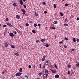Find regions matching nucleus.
<instances>
[{
  "instance_id": "obj_1",
  "label": "nucleus",
  "mask_w": 79,
  "mask_h": 79,
  "mask_svg": "<svg viewBox=\"0 0 79 79\" xmlns=\"http://www.w3.org/2000/svg\"><path fill=\"white\" fill-rule=\"evenodd\" d=\"M21 11L23 12V15H25V13H26V10L23 9H21Z\"/></svg>"
},
{
  "instance_id": "obj_2",
  "label": "nucleus",
  "mask_w": 79,
  "mask_h": 79,
  "mask_svg": "<svg viewBox=\"0 0 79 79\" xmlns=\"http://www.w3.org/2000/svg\"><path fill=\"white\" fill-rule=\"evenodd\" d=\"M21 74H22V73L20 72L17 73L15 74V76H21Z\"/></svg>"
},
{
  "instance_id": "obj_3",
  "label": "nucleus",
  "mask_w": 79,
  "mask_h": 79,
  "mask_svg": "<svg viewBox=\"0 0 79 79\" xmlns=\"http://www.w3.org/2000/svg\"><path fill=\"white\" fill-rule=\"evenodd\" d=\"M46 73V70L45 69H43V75H45Z\"/></svg>"
},
{
  "instance_id": "obj_4",
  "label": "nucleus",
  "mask_w": 79,
  "mask_h": 79,
  "mask_svg": "<svg viewBox=\"0 0 79 79\" xmlns=\"http://www.w3.org/2000/svg\"><path fill=\"white\" fill-rule=\"evenodd\" d=\"M50 70L51 71H52V73H56V71L55 70H53L52 69H50Z\"/></svg>"
},
{
  "instance_id": "obj_5",
  "label": "nucleus",
  "mask_w": 79,
  "mask_h": 79,
  "mask_svg": "<svg viewBox=\"0 0 79 79\" xmlns=\"http://www.w3.org/2000/svg\"><path fill=\"white\" fill-rule=\"evenodd\" d=\"M9 35L10 37H14V34L11 32H10L9 33Z\"/></svg>"
},
{
  "instance_id": "obj_6",
  "label": "nucleus",
  "mask_w": 79,
  "mask_h": 79,
  "mask_svg": "<svg viewBox=\"0 0 79 79\" xmlns=\"http://www.w3.org/2000/svg\"><path fill=\"white\" fill-rule=\"evenodd\" d=\"M45 58H46V56H45V55H44L42 59V60L43 61H44L45 60Z\"/></svg>"
},
{
  "instance_id": "obj_7",
  "label": "nucleus",
  "mask_w": 79,
  "mask_h": 79,
  "mask_svg": "<svg viewBox=\"0 0 79 79\" xmlns=\"http://www.w3.org/2000/svg\"><path fill=\"white\" fill-rule=\"evenodd\" d=\"M6 24L9 27H11V26H12V25H11V23H7Z\"/></svg>"
},
{
  "instance_id": "obj_8",
  "label": "nucleus",
  "mask_w": 79,
  "mask_h": 79,
  "mask_svg": "<svg viewBox=\"0 0 79 79\" xmlns=\"http://www.w3.org/2000/svg\"><path fill=\"white\" fill-rule=\"evenodd\" d=\"M16 17L17 19H19V18H20V16L18 15H16Z\"/></svg>"
},
{
  "instance_id": "obj_9",
  "label": "nucleus",
  "mask_w": 79,
  "mask_h": 79,
  "mask_svg": "<svg viewBox=\"0 0 79 79\" xmlns=\"http://www.w3.org/2000/svg\"><path fill=\"white\" fill-rule=\"evenodd\" d=\"M20 4L21 5H23V1L22 0H20Z\"/></svg>"
},
{
  "instance_id": "obj_10",
  "label": "nucleus",
  "mask_w": 79,
  "mask_h": 79,
  "mask_svg": "<svg viewBox=\"0 0 79 79\" xmlns=\"http://www.w3.org/2000/svg\"><path fill=\"white\" fill-rule=\"evenodd\" d=\"M55 78H59V75L56 74L55 76Z\"/></svg>"
},
{
  "instance_id": "obj_11",
  "label": "nucleus",
  "mask_w": 79,
  "mask_h": 79,
  "mask_svg": "<svg viewBox=\"0 0 79 79\" xmlns=\"http://www.w3.org/2000/svg\"><path fill=\"white\" fill-rule=\"evenodd\" d=\"M4 45H5V46L6 47H7L8 46V43H5Z\"/></svg>"
},
{
  "instance_id": "obj_12",
  "label": "nucleus",
  "mask_w": 79,
  "mask_h": 79,
  "mask_svg": "<svg viewBox=\"0 0 79 79\" xmlns=\"http://www.w3.org/2000/svg\"><path fill=\"white\" fill-rule=\"evenodd\" d=\"M14 55H16V56H19V55L17 53H15L14 54Z\"/></svg>"
},
{
  "instance_id": "obj_13",
  "label": "nucleus",
  "mask_w": 79,
  "mask_h": 79,
  "mask_svg": "<svg viewBox=\"0 0 79 79\" xmlns=\"http://www.w3.org/2000/svg\"><path fill=\"white\" fill-rule=\"evenodd\" d=\"M54 24H58V21H54L53 22Z\"/></svg>"
},
{
  "instance_id": "obj_14",
  "label": "nucleus",
  "mask_w": 79,
  "mask_h": 79,
  "mask_svg": "<svg viewBox=\"0 0 79 79\" xmlns=\"http://www.w3.org/2000/svg\"><path fill=\"white\" fill-rule=\"evenodd\" d=\"M35 15L36 16H38L39 15V14H38L37 12H35Z\"/></svg>"
},
{
  "instance_id": "obj_15",
  "label": "nucleus",
  "mask_w": 79,
  "mask_h": 79,
  "mask_svg": "<svg viewBox=\"0 0 79 79\" xmlns=\"http://www.w3.org/2000/svg\"><path fill=\"white\" fill-rule=\"evenodd\" d=\"M22 70H23V69H22V68H20L19 69V72H20V73H21V72H22Z\"/></svg>"
},
{
  "instance_id": "obj_16",
  "label": "nucleus",
  "mask_w": 79,
  "mask_h": 79,
  "mask_svg": "<svg viewBox=\"0 0 79 79\" xmlns=\"http://www.w3.org/2000/svg\"><path fill=\"white\" fill-rule=\"evenodd\" d=\"M75 39L76 38H74L73 39V40L74 42H76V41Z\"/></svg>"
},
{
  "instance_id": "obj_17",
  "label": "nucleus",
  "mask_w": 79,
  "mask_h": 79,
  "mask_svg": "<svg viewBox=\"0 0 79 79\" xmlns=\"http://www.w3.org/2000/svg\"><path fill=\"white\" fill-rule=\"evenodd\" d=\"M63 40H62L61 42H59V44H60V45H61V44H63Z\"/></svg>"
},
{
  "instance_id": "obj_18",
  "label": "nucleus",
  "mask_w": 79,
  "mask_h": 79,
  "mask_svg": "<svg viewBox=\"0 0 79 79\" xmlns=\"http://www.w3.org/2000/svg\"><path fill=\"white\" fill-rule=\"evenodd\" d=\"M50 29H55V27H50Z\"/></svg>"
},
{
  "instance_id": "obj_19",
  "label": "nucleus",
  "mask_w": 79,
  "mask_h": 79,
  "mask_svg": "<svg viewBox=\"0 0 79 79\" xmlns=\"http://www.w3.org/2000/svg\"><path fill=\"white\" fill-rule=\"evenodd\" d=\"M45 39H43L41 40V42H45Z\"/></svg>"
},
{
  "instance_id": "obj_20",
  "label": "nucleus",
  "mask_w": 79,
  "mask_h": 79,
  "mask_svg": "<svg viewBox=\"0 0 79 79\" xmlns=\"http://www.w3.org/2000/svg\"><path fill=\"white\" fill-rule=\"evenodd\" d=\"M24 77H26L27 79H28V76L27 75H25L24 76Z\"/></svg>"
},
{
  "instance_id": "obj_21",
  "label": "nucleus",
  "mask_w": 79,
  "mask_h": 79,
  "mask_svg": "<svg viewBox=\"0 0 79 79\" xmlns=\"http://www.w3.org/2000/svg\"><path fill=\"white\" fill-rule=\"evenodd\" d=\"M60 16H63L64 15V14H62V13L61 12H60Z\"/></svg>"
},
{
  "instance_id": "obj_22",
  "label": "nucleus",
  "mask_w": 79,
  "mask_h": 79,
  "mask_svg": "<svg viewBox=\"0 0 79 79\" xmlns=\"http://www.w3.org/2000/svg\"><path fill=\"white\" fill-rule=\"evenodd\" d=\"M54 66H55V67L56 69H58V67L57 66V65H56L55 64V65H54Z\"/></svg>"
},
{
  "instance_id": "obj_23",
  "label": "nucleus",
  "mask_w": 79,
  "mask_h": 79,
  "mask_svg": "<svg viewBox=\"0 0 79 79\" xmlns=\"http://www.w3.org/2000/svg\"><path fill=\"white\" fill-rule=\"evenodd\" d=\"M77 64H76V65L77 66H78L79 67V62H77Z\"/></svg>"
},
{
  "instance_id": "obj_24",
  "label": "nucleus",
  "mask_w": 79,
  "mask_h": 79,
  "mask_svg": "<svg viewBox=\"0 0 79 79\" xmlns=\"http://www.w3.org/2000/svg\"><path fill=\"white\" fill-rule=\"evenodd\" d=\"M13 5H14V6H17V5H16V3L15 2L14 3Z\"/></svg>"
},
{
  "instance_id": "obj_25",
  "label": "nucleus",
  "mask_w": 79,
  "mask_h": 79,
  "mask_svg": "<svg viewBox=\"0 0 79 79\" xmlns=\"http://www.w3.org/2000/svg\"><path fill=\"white\" fill-rule=\"evenodd\" d=\"M54 8H56V6L55 4H54Z\"/></svg>"
},
{
  "instance_id": "obj_26",
  "label": "nucleus",
  "mask_w": 79,
  "mask_h": 79,
  "mask_svg": "<svg viewBox=\"0 0 79 79\" xmlns=\"http://www.w3.org/2000/svg\"><path fill=\"white\" fill-rule=\"evenodd\" d=\"M65 22H66V23H68V19H67V18H66L65 20Z\"/></svg>"
},
{
  "instance_id": "obj_27",
  "label": "nucleus",
  "mask_w": 79,
  "mask_h": 79,
  "mask_svg": "<svg viewBox=\"0 0 79 79\" xmlns=\"http://www.w3.org/2000/svg\"><path fill=\"white\" fill-rule=\"evenodd\" d=\"M32 32L35 34V30H33L32 31Z\"/></svg>"
},
{
  "instance_id": "obj_28",
  "label": "nucleus",
  "mask_w": 79,
  "mask_h": 79,
  "mask_svg": "<svg viewBox=\"0 0 79 79\" xmlns=\"http://www.w3.org/2000/svg\"><path fill=\"white\" fill-rule=\"evenodd\" d=\"M11 48H15V46H14V45H11Z\"/></svg>"
},
{
  "instance_id": "obj_29",
  "label": "nucleus",
  "mask_w": 79,
  "mask_h": 79,
  "mask_svg": "<svg viewBox=\"0 0 79 79\" xmlns=\"http://www.w3.org/2000/svg\"><path fill=\"white\" fill-rule=\"evenodd\" d=\"M40 68H42V64H40Z\"/></svg>"
},
{
  "instance_id": "obj_30",
  "label": "nucleus",
  "mask_w": 79,
  "mask_h": 79,
  "mask_svg": "<svg viewBox=\"0 0 79 79\" xmlns=\"http://www.w3.org/2000/svg\"><path fill=\"white\" fill-rule=\"evenodd\" d=\"M64 26H68V24L66 23L64 24Z\"/></svg>"
},
{
  "instance_id": "obj_31",
  "label": "nucleus",
  "mask_w": 79,
  "mask_h": 79,
  "mask_svg": "<svg viewBox=\"0 0 79 79\" xmlns=\"http://www.w3.org/2000/svg\"><path fill=\"white\" fill-rule=\"evenodd\" d=\"M42 72H40V73H39V76H42Z\"/></svg>"
},
{
  "instance_id": "obj_32",
  "label": "nucleus",
  "mask_w": 79,
  "mask_h": 79,
  "mask_svg": "<svg viewBox=\"0 0 79 79\" xmlns=\"http://www.w3.org/2000/svg\"><path fill=\"white\" fill-rule=\"evenodd\" d=\"M43 5H46V3H45V2H43Z\"/></svg>"
},
{
  "instance_id": "obj_33",
  "label": "nucleus",
  "mask_w": 79,
  "mask_h": 79,
  "mask_svg": "<svg viewBox=\"0 0 79 79\" xmlns=\"http://www.w3.org/2000/svg\"><path fill=\"white\" fill-rule=\"evenodd\" d=\"M46 47H49V45L48 44H46L45 45Z\"/></svg>"
},
{
  "instance_id": "obj_34",
  "label": "nucleus",
  "mask_w": 79,
  "mask_h": 79,
  "mask_svg": "<svg viewBox=\"0 0 79 79\" xmlns=\"http://www.w3.org/2000/svg\"><path fill=\"white\" fill-rule=\"evenodd\" d=\"M45 78H47V77H48V74L47 73L46 74H45Z\"/></svg>"
},
{
  "instance_id": "obj_35",
  "label": "nucleus",
  "mask_w": 79,
  "mask_h": 79,
  "mask_svg": "<svg viewBox=\"0 0 79 79\" xmlns=\"http://www.w3.org/2000/svg\"><path fill=\"white\" fill-rule=\"evenodd\" d=\"M68 68H71V65L70 64L68 65Z\"/></svg>"
},
{
  "instance_id": "obj_36",
  "label": "nucleus",
  "mask_w": 79,
  "mask_h": 79,
  "mask_svg": "<svg viewBox=\"0 0 79 79\" xmlns=\"http://www.w3.org/2000/svg\"><path fill=\"white\" fill-rule=\"evenodd\" d=\"M34 27H36L37 26V24H36V23L34 24Z\"/></svg>"
},
{
  "instance_id": "obj_37",
  "label": "nucleus",
  "mask_w": 79,
  "mask_h": 79,
  "mask_svg": "<svg viewBox=\"0 0 79 79\" xmlns=\"http://www.w3.org/2000/svg\"><path fill=\"white\" fill-rule=\"evenodd\" d=\"M8 20H9V19L8 18H7L6 19V21H8Z\"/></svg>"
},
{
  "instance_id": "obj_38",
  "label": "nucleus",
  "mask_w": 79,
  "mask_h": 79,
  "mask_svg": "<svg viewBox=\"0 0 79 79\" xmlns=\"http://www.w3.org/2000/svg\"><path fill=\"white\" fill-rule=\"evenodd\" d=\"M64 47L65 48H67V46L66 45H64Z\"/></svg>"
},
{
  "instance_id": "obj_39",
  "label": "nucleus",
  "mask_w": 79,
  "mask_h": 79,
  "mask_svg": "<svg viewBox=\"0 0 79 79\" xmlns=\"http://www.w3.org/2000/svg\"><path fill=\"white\" fill-rule=\"evenodd\" d=\"M65 39L66 40H68V39L66 37H65Z\"/></svg>"
},
{
  "instance_id": "obj_40",
  "label": "nucleus",
  "mask_w": 79,
  "mask_h": 79,
  "mask_svg": "<svg viewBox=\"0 0 79 79\" xmlns=\"http://www.w3.org/2000/svg\"><path fill=\"white\" fill-rule=\"evenodd\" d=\"M46 73H49V71H48V70H46Z\"/></svg>"
},
{
  "instance_id": "obj_41",
  "label": "nucleus",
  "mask_w": 79,
  "mask_h": 79,
  "mask_svg": "<svg viewBox=\"0 0 79 79\" xmlns=\"http://www.w3.org/2000/svg\"><path fill=\"white\" fill-rule=\"evenodd\" d=\"M69 5V4L68 3H66L65 4V6H68Z\"/></svg>"
},
{
  "instance_id": "obj_42",
  "label": "nucleus",
  "mask_w": 79,
  "mask_h": 79,
  "mask_svg": "<svg viewBox=\"0 0 79 79\" xmlns=\"http://www.w3.org/2000/svg\"><path fill=\"white\" fill-rule=\"evenodd\" d=\"M45 64L43 66V69H45Z\"/></svg>"
},
{
  "instance_id": "obj_43",
  "label": "nucleus",
  "mask_w": 79,
  "mask_h": 79,
  "mask_svg": "<svg viewBox=\"0 0 79 79\" xmlns=\"http://www.w3.org/2000/svg\"><path fill=\"white\" fill-rule=\"evenodd\" d=\"M23 6L25 8H26V5H23Z\"/></svg>"
},
{
  "instance_id": "obj_44",
  "label": "nucleus",
  "mask_w": 79,
  "mask_h": 79,
  "mask_svg": "<svg viewBox=\"0 0 79 79\" xmlns=\"http://www.w3.org/2000/svg\"><path fill=\"white\" fill-rule=\"evenodd\" d=\"M25 25L26 26H29V24L26 23Z\"/></svg>"
},
{
  "instance_id": "obj_45",
  "label": "nucleus",
  "mask_w": 79,
  "mask_h": 79,
  "mask_svg": "<svg viewBox=\"0 0 79 79\" xmlns=\"http://www.w3.org/2000/svg\"><path fill=\"white\" fill-rule=\"evenodd\" d=\"M44 13L45 14H47V11H44Z\"/></svg>"
},
{
  "instance_id": "obj_46",
  "label": "nucleus",
  "mask_w": 79,
  "mask_h": 79,
  "mask_svg": "<svg viewBox=\"0 0 79 79\" xmlns=\"http://www.w3.org/2000/svg\"><path fill=\"white\" fill-rule=\"evenodd\" d=\"M46 63H47V64H48L49 63V62L48 60H46Z\"/></svg>"
},
{
  "instance_id": "obj_47",
  "label": "nucleus",
  "mask_w": 79,
  "mask_h": 79,
  "mask_svg": "<svg viewBox=\"0 0 79 79\" xmlns=\"http://www.w3.org/2000/svg\"><path fill=\"white\" fill-rule=\"evenodd\" d=\"M14 34H17V32H16V31H14Z\"/></svg>"
},
{
  "instance_id": "obj_48",
  "label": "nucleus",
  "mask_w": 79,
  "mask_h": 79,
  "mask_svg": "<svg viewBox=\"0 0 79 79\" xmlns=\"http://www.w3.org/2000/svg\"><path fill=\"white\" fill-rule=\"evenodd\" d=\"M28 68H31V65H29L28 66Z\"/></svg>"
},
{
  "instance_id": "obj_49",
  "label": "nucleus",
  "mask_w": 79,
  "mask_h": 79,
  "mask_svg": "<svg viewBox=\"0 0 79 79\" xmlns=\"http://www.w3.org/2000/svg\"><path fill=\"white\" fill-rule=\"evenodd\" d=\"M68 74H70V72L69 71L67 73Z\"/></svg>"
},
{
  "instance_id": "obj_50",
  "label": "nucleus",
  "mask_w": 79,
  "mask_h": 79,
  "mask_svg": "<svg viewBox=\"0 0 79 79\" xmlns=\"http://www.w3.org/2000/svg\"><path fill=\"white\" fill-rule=\"evenodd\" d=\"M38 26H39V27H40V23L38 24Z\"/></svg>"
},
{
  "instance_id": "obj_51",
  "label": "nucleus",
  "mask_w": 79,
  "mask_h": 79,
  "mask_svg": "<svg viewBox=\"0 0 79 79\" xmlns=\"http://www.w3.org/2000/svg\"><path fill=\"white\" fill-rule=\"evenodd\" d=\"M75 50V49H71V51H74Z\"/></svg>"
},
{
  "instance_id": "obj_52",
  "label": "nucleus",
  "mask_w": 79,
  "mask_h": 79,
  "mask_svg": "<svg viewBox=\"0 0 79 79\" xmlns=\"http://www.w3.org/2000/svg\"><path fill=\"white\" fill-rule=\"evenodd\" d=\"M6 25H3V27H6Z\"/></svg>"
},
{
  "instance_id": "obj_53",
  "label": "nucleus",
  "mask_w": 79,
  "mask_h": 79,
  "mask_svg": "<svg viewBox=\"0 0 79 79\" xmlns=\"http://www.w3.org/2000/svg\"><path fill=\"white\" fill-rule=\"evenodd\" d=\"M73 69H74V70H75V69H76V68L74 67H73Z\"/></svg>"
},
{
  "instance_id": "obj_54",
  "label": "nucleus",
  "mask_w": 79,
  "mask_h": 79,
  "mask_svg": "<svg viewBox=\"0 0 79 79\" xmlns=\"http://www.w3.org/2000/svg\"><path fill=\"white\" fill-rule=\"evenodd\" d=\"M77 42H79V39H77Z\"/></svg>"
},
{
  "instance_id": "obj_55",
  "label": "nucleus",
  "mask_w": 79,
  "mask_h": 79,
  "mask_svg": "<svg viewBox=\"0 0 79 79\" xmlns=\"http://www.w3.org/2000/svg\"><path fill=\"white\" fill-rule=\"evenodd\" d=\"M36 43H38V42H39V40H36Z\"/></svg>"
},
{
  "instance_id": "obj_56",
  "label": "nucleus",
  "mask_w": 79,
  "mask_h": 79,
  "mask_svg": "<svg viewBox=\"0 0 79 79\" xmlns=\"http://www.w3.org/2000/svg\"><path fill=\"white\" fill-rule=\"evenodd\" d=\"M4 73H5V72L3 71V72H2V74H4Z\"/></svg>"
},
{
  "instance_id": "obj_57",
  "label": "nucleus",
  "mask_w": 79,
  "mask_h": 79,
  "mask_svg": "<svg viewBox=\"0 0 79 79\" xmlns=\"http://www.w3.org/2000/svg\"><path fill=\"white\" fill-rule=\"evenodd\" d=\"M5 34H6V33H5V32L4 34V36H5Z\"/></svg>"
},
{
  "instance_id": "obj_58",
  "label": "nucleus",
  "mask_w": 79,
  "mask_h": 79,
  "mask_svg": "<svg viewBox=\"0 0 79 79\" xmlns=\"http://www.w3.org/2000/svg\"><path fill=\"white\" fill-rule=\"evenodd\" d=\"M77 20H79V18L77 17Z\"/></svg>"
},
{
  "instance_id": "obj_59",
  "label": "nucleus",
  "mask_w": 79,
  "mask_h": 79,
  "mask_svg": "<svg viewBox=\"0 0 79 79\" xmlns=\"http://www.w3.org/2000/svg\"><path fill=\"white\" fill-rule=\"evenodd\" d=\"M23 2H26V0H23Z\"/></svg>"
},
{
  "instance_id": "obj_60",
  "label": "nucleus",
  "mask_w": 79,
  "mask_h": 79,
  "mask_svg": "<svg viewBox=\"0 0 79 79\" xmlns=\"http://www.w3.org/2000/svg\"><path fill=\"white\" fill-rule=\"evenodd\" d=\"M33 67H34V68H35V65H34L33 66Z\"/></svg>"
},
{
  "instance_id": "obj_61",
  "label": "nucleus",
  "mask_w": 79,
  "mask_h": 79,
  "mask_svg": "<svg viewBox=\"0 0 79 79\" xmlns=\"http://www.w3.org/2000/svg\"><path fill=\"white\" fill-rule=\"evenodd\" d=\"M37 79H40V78L38 77V78H37Z\"/></svg>"
},
{
  "instance_id": "obj_62",
  "label": "nucleus",
  "mask_w": 79,
  "mask_h": 79,
  "mask_svg": "<svg viewBox=\"0 0 79 79\" xmlns=\"http://www.w3.org/2000/svg\"><path fill=\"white\" fill-rule=\"evenodd\" d=\"M30 23H32V21H31V22H30Z\"/></svg>"
},
{
  "instance_id": "obj_63",
  "label": "nucleus",
  "mask_w": 79,
  "mask_h": 79,
  "mask_svg": "<svg viewBox=\"0 0 79 79\" xmlns=\"http://www.w3.org/2000/svg\"><path fill=\"white\" fill-rule=\"evenodd\" d=\"M48 65V64H46V66H47Z\"/></svg>"
},
{
  "instance_id": "obj_64",
  "label": "nucleus",
  "mask_w": 79,
  "mask_h": 79,
  "mask_svg": "<svg viewBox=\"0 0 79 79\" xmlns=\"http://www.w3.org/2000/svg\"><path fill=\"white\" fill-rule=\"evenodd\" d=\"M72 73L74 74V73H73V72H72Z\"/></svg>"
}]
</instances>
